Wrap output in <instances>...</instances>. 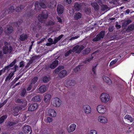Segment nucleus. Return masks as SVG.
<instances>
[{
  "instance_id": "nucleus-45",
  "label": "nucleus",
  "mask_w": 134,
  "mask_h": 134,
  "mask_svg": "<svg viewBox=\"0 0 134 134\" xmlns=\"http://www.w3.org/2000/svg\"><path fill=\"white\" fill-rule=\"evenodd\" d=\"M101 8L102 11H103L108 9V7L105 5H101Z\"/></svg>"
},
{
  "instance_id": "nucleus-42",
  "label": "nucleus",
  "mask_w": 134,
  "mask_h": 134,
  "mask_svg": "<svg viewBox=\"0 0 134 134\" xmlns=\"http://www.w3.org/2000/svg\"><path fill=\"white\" fill-rule=\"evenodd\" d=\"M96 66H93L92 68V72L93 73V76L94 77H95L96 76Z\"/></svg>"
},
{
  "instance_id": "nucleus-51",
  "label": "nucleus",
  "mask_w": 134,
  "mask_h": 134,
  "mask_svg": "<svg viewBox=\"0 0 134 134\" xmlns=\"http://www.w3.org/2000/svg\"><path fill=\"white\" fill-rule=\"evenodd\" d=\"M131 22V20L130 19H128L125 21L124 22V24L126 26Z\"/></svg>"
},
{
  "instance_id": "nucleus-29",
  "label": "nucleus",
  "mask_w": 134,
  "mask_h": 134,
  "mask_svg": "<svg viewBox=\"0 0 134 134\" xmlns=\"http://www.w3.org/2000/svg\"><path fill=\"white\" fill-rule=\"evenodd\" d=\"M91 5L94 9L96 10H98L99 9V6L96 2L91 3Z\"/></svg>"
},
{
  "instance_id": "nucleus-52",
  "label": "nucleus",
  "mask_w": 134,
  "mask_h": 134,
  "mask_svg": "<svg viewBox=\"0 0 134 134\" xmlns=\"http://www.w3.org/2000/svg\"><path fill=\"white\" fill-rule=\"evenodd\" d=\"M117 60H118L116 59H115L113 60L110 63L109 65L110 66H112L113 65L115 64L117 62Z\"/></svg>"
},
{
  "instance_id": "nucleus-32",
  "label": "nucleus",
  "mask_w": 134,
  "mask_h": 134,
  "mask_svg": "<svg viewBox=\"0 0 134 134\" xmlns=\"http://www.w3.org/2000/svg\"><path fill=\"white\" fill-rule=\"evenodd\" d=\"M39 89L41 92H44L46 91L47 87L43 85L40 87Z\"/></svg>"
},
{
  "instance_id": "nucleus-54",
  "label": "nucleus",
  "mask_w": 134,
  "mask_h": 134,
  "mask_svg": "<svg viewBox=\"0 0 134 134\" xmlns=\"http://www.w3.org/2000/svg\"><path fill=\"white\" fill-rule=\"evenodd\" d=\"M88 134H97V132L96 130H91L90 131Z\"/></svg>"
},
{
  "instance_id": "nucleus-35",
  "label": "nucleus",
  "mask_w": 134,
  "mask_h": 134,
  "mask_svg": "<svg viewBox=\"0 0 134 134\" xmlns=\"http://www.w3.org/2000/svg\"><path fill=\"white\" fill-rule=\"evenodd\" d=\"M32 100L34 102H38L40 101L41 99L39 96H36L32 99Z\"/></svg>"
},
{
  "instance_id": "nucleus-3",
  "label": "nucleus",
  "mask_w": 134,
  "mask_h": 134,
  "mask_svg": "<svg viewBox=\"0 0 134 134\" xmlns=\"http://www.w3.org/2000/svg\"><path fill=\"white\" fill-rule=\"evenodd\" d=\"M16 59H15L14 61L12 62L9 65L6 66L4 68L0 70V76L1 75L3 72H4L5 70H9L10 69V68H12L15 65L16 62Z\"/></svg>"
},
{
  "instance_id": "nucleus-38",
  "label": "nucleus",
  "mask_w": 134,
  "mask_h": 134,
  "mask_svg": "<svg viewBox=\"0 0 134 134\" xmlns=\"http://www.w3.org/2000/svg\"><path fill=\"white\" fill-rule=\"evenodd\" d=\"M36 87V86L35 85L34 86L30 84L27 88V91H29L32 88H33V90H34L35 89Z\"/></svg>"
},
{
  "instance_id": "nucleus-47",
  "label": "nucleus",
  "mask_w": 134,
  "mask_h": 134,
  "mask_svg": "<svg viewBox=\"0 0 134 134\" xmlns=\"http://www.w3.org/2000/svg\"><path fill=\"white\" fill-rule=\"evenodd\" d=\"M34 15L33 11H32L31 12H29L27 14V16L28 17L31 18Z\"/></svg>"
},
{
  "instance_id": "nucleus-30",
  "label": "nucleus",
  "mask_w": 134,
  "mask_h": 134,
  "mask_svg": "<svg viewBox=\"0 0 134 134\" xmlns=\"http://www.w3.org/2000/svg\"><path fill=\"white\" fill-rule=\"evenodd\" d=\"M24 7L25 6L24 5H21L20 6L17 7L15 9V10L16 12H19L21 11Z\"/></svg>"
},
{
  "instance_id": "nucleus-4",
  "label": "nucleus",
  "mask_w": 134,
  "mask_h": 134,
  "mask_svg": "<svg viewBox=\"0 0 134 134\" xmlns=\"http://www.w3.org/2000/svg\"><path fill=\"white\" fill-rule=\"evenodd\" d=\"M18 66L17 65H14V67L12 68H10V69L13 70V71L12 72H11L6 77L5 80V81H7L8 80L9 81L10 80L14 75V73L18 69Z\"/></svg>"
},
{
  "instance_id": "nucleus-27",
  "label": "nucleus",
  "mask_w": 134,
  "mask_h": 134,
  "mask_svg": "<svg viewBox=\"0 0 134 134\" xmlns=\"http://www.w3.org/2000/svg\"><path fill=\"white\" fill-rule=\"evenodd\" d=\"M40 4L38 2H36L35 4V9L36 11H38L40 10L41 9Z\"/></svg>"
},
{
  "instance_id": "nucleus-17",
  "label": "nucleus",
  "mask_w": 134,
  "mask_h": 134,
  "mask_svg": "<svg viewBox=\"0 0 134 134\" xmlns=\"http://www.w3.org/2000/svg\"><path fill=\"white\" fill-rule=\"evenodd\" d=\"M76 127V125L74 124H72L67 128V130L68 132L70 133L74 131L75 130Z\"/></svg>"
},
{
  "instance_id": "nucleus-44",
  "label": "nucleus",
  "mask_w": 134,
  "mask_h": 134,
  "mask_svg": "<svg viewBox=\"0 0 134 134\" xmlns=\"http://www.w3.org/2000/svg\"><path fill=\"white\" fill-rule=\"evenodd\" d=\"M124 118L125 119H127L129 120L131 122H132L133 120L132 117L129 115H126Z\"/></svg>"
},
{
  "instance_id": "nucleus-24",
  "label": "nucleus",
  "mask_w": 134,
  "mask_h": 134,
  "mask_svg": "<svg viewBox=\"0 0 134 134\" xmlns=\"http://www.w3.org/2000/svg\"><path fill=\"white\" fill-rule=\"evenodd\" d=\"M76 83L75 80H69L66 81V84L68 86H72L75 85Z\"/></svg>"
},
{
  "instance_id": "nucleus-50",
  "label": "nucleus",
  "mask_w": 134,
  "mask_h": 134,
  "mask_svg": "<svg viewBox=\"0 0 134 134\" xmlns=\"http://www.w3.org/2000/svg\"><path fill=\"white\" fill-rule=\"evenodd\" d=\"M26 93V90L25 89H24L20 94L21 96L22 97L24 96L25 95Z\"/></svg>"
},
{
  "instance_id": "nucleus-22",
  "label": "nucleus",
  "mask_w": 134,
  "mask_h": 134,
  "mask_svg": "<svg viewBox=\"0 0 134 134\" xmlns=\"http://www.w3.org/2000/svg\"><path fill=\"white\" fill-rule=\"evenodd\" d=\"M58 61L57 60H55L54 61L52 64L50 65V68L52 69H54L58 65Z\"/></svg>"
},
{
  "instance_id": "nucleus-16",
  "label": "nucleus",
  "mask_w": 134,
  "mask_h": 134,
  "mask_svg": "<svg viewBox=\"0 0 134 134\" xmlns=\"http://www.w3.org/2000/svg\"><path fill=\"white\" fill-rule=\"evenodd\" d=\"M68 72L66 70L61 71L59 74V76L60 78H63L67 75Z\"/></svg>"
},
{
  "instance_id": "nucleus-46",
  "label": "nucleus",
  "mask_w": 134,
  "mask_h": 134,
  "mask_svg": "<svg viewBox=\"0 0 134 134\" xmlns=\"http://www.w3.org/2000/svg\"><path fill=\"white\" fill-rule=\"evenodd\" d=\"M50 6L51 7H55L56 5V3L55 1L51 2L50 3Z\"/></svg>"
},
{
  "instance_id": "nucleus-20",
  "label": "nucleus",
  "mask_w": 134,
  "mask_h": 134,
  "mask_svg": "<svg viewBox=\"0 0 134 134\" xmlns=\"http://www.w3.org/2000/svg\"><path fill=\"white\" fill-rule=\"evenodd\" d=\"M13 31V27L10 26H8L7 29L5 31V33L8 34L11 33Z\"/></svg>"
},
{
  "instance_id": "nucleus-15",
  "label": "nucleus",
  "mask_w": 134,
  "mask_h": 134,
  "mask_svg": "<svg viewBox=\"0 0 134 134\" xmlns=\"http://www.w3.org/2000/svg\"><path fill=\"white\" fill-rule=\"evenodd\" d=\"M22 109V107L20 106H17L15 107L13 109V111L14 115H17L18 114L20 111Z\"/></svg>"
},
{
  "instance_id": "nucleus-64",
  "label": "nucleus",
  "mask_w": 134,
  "mask_h": 134,
  "mask_svg": "<svg viewBox=\"0 0 134 134\" xmlns=\"http://www.w3.org/2000/svg\"><path fill=\"white\" fill-rule=\"evenodd\" d=\"M97 2L100 5L102 4V2L100 0H96V2Z\"/></svg>"
},
{
  "instance_id": "nucleus-12",
  "label": "nucleus",
  "mask_w": 134,
  "mask_h": 134,
  "mask_svg": "<svg viewBox=\"0 0 134 134\" xmlns=\"http://www.w3.org/2000/svg\"><path fill=\"white\" fill-rule=\"evenodd\" d=\"M63 35H60L57 37H55L54 38L53 43H47L46 45L47 46H50L53 44H55L63 36Z\"/></svg>"
},
{
  "instance_id": "nucleus-10",
  "label": "nucleus",
  "mask_w": 134,
  "mask_h": 134,
  "mask_svg": "<svg viewBox=\"0 0 134 134\" xmlns=\"http://www.w3.org/2000/svg\"><path fill=\"white\" fill-rule=\"evenodd\" d=\"M97 110L98 112L100 113H104L106 111L105 107L103 105H99L97 107Z\"/></svg>"
},
{
  "instance_id": "nucleus-21",
  "label": "nucleus",
  "mask_w": 134,
  "mask_h": 134,
  "mask_svg": "<svg viewBox=\"0 0 134 134\" xmlns=\"http://www.w3.org/2000/svg\"><path fill=\"white\" fill-rule=\"evenodd\" d=\"M98 120L99 121L102 123H106L107 120L106 118L104 116H99L98 117Z\"/></svg>"
},
{
  "instance_id": "nucleus-25",
  "label": "nucleus",
  "mask_w": 134,
  "mask_h": 134,
  "mask_svg": "<svg viewBox=\"0 0 134 134\" xmlns=\"http://www.w3.org/2000/svg\"><path fill=\"white\" fill-rule=\"evenodd\" d=\"M103 80L105 82L108 83L109 84H111L112 83L111 80L108 77L106 76H103Z\"/></svg>"
},
{
  "instance_id": "nucleus-1",
  "label": "nucleus",
  "mask_w": 134,
  "mask_h": 134,
  "mask_svg": "<svg viewBox=\"0 0 134 134\" xmlns=\"http://www.w3.org/2000/svg\"><path fill=\"white\" fill-rule=\"evenodd\" d=\"M48 16V13L47 12L44 10L41 14L38 15V19L40 22L42 23H44Z\"/></svg>"
},
{
  "instance_id": "nucleus-48",
  "label": "nucleus",
  "mask_w": 134,
  "mask_h": 134,
  "mask_svg": "<svg viewBox=\"0 0 134 134\" xmlns=\"http://www.w3.org/2000/svg\"><path fill=\"white\" fill-rule=\"evenodd\" d=\"M47 122L48 123H50L53 121V119L50 117H47L46 119Z\"/></svg>"
},
{
  "instance_id": "nucleus-31",
  "label": "nucleus",
  "mask_w": 134,
  "mask_h": 134,
  "mask_svg": "<svg viewBox=\"0 0 134 134\" xmlns=\"http://www.w3.org/2000/svg\"><path fill=\"white\" fill-rule=\"evenodd\" d=\"M91 49L89 48H87L85 49L82 52V54L84 55H87L90 53Z\"/></svg>"
},
{
  "instance_id": "nucleus-53",
  "label": "nucleus",
  "mask_w": 134,
  "mask_h": 134,
  "mask_svg": "<svg viewBox=\"0 0 134 134\" xmlns=\"http://www.w3.org/2000/svg\"><path fill=\"white\" fill-rule=\"evenodd\" d=\"M49 78L47 76L44 77L43 79V81L44 82H47L49 81Z\"/></svg>"
},
{
  "instance_id": "nucleus-43",
  "label": "nucleus",
  "mask_w": 134,
  "mask_h": 134,
  "mask_svg": "<svg viewBox=\"0 0 134 134\" xmlns=\"http://www.w3.org/2000/svg\"><path fill=\"white\" fill-rule=\"evenodd\" d=\"M18 123L17 121H12L9 122L8 125L10 126H13Z\"/></svg>"
},
{
  "instance_id": "nucleus-37",
  "label": "nucleus",
  "mask_w": 134,
  "mask_h": 134,
  "mask_svg": "<svg viewBox=\"0 0 134 134\" xmlns=\"http://www.w3.org/2000/svg\"><path fill=\"white\" fill-rule=\"evenodd\" d=\"M64 67L63 66H59L54 70V72L55 73H57L60 70L62 69H64Z\"/></svg>"
},
{
  "instance_id": "nucleus-62",
  "label": "nucleus",
  "mask_w": 134,
  "mask_h": 134,
  "mask_svg": "<svg viewBox=\"0 0 134 134\" xmlns=\"http://www.w3.org/2000/svg\"><path fill=\"white\" fill-rule=\"evenodd\" d=\"M7 9H4L2 11V13L3 14V15H6L5 13L7 12Z\"/></svg>"
},
{
  "instance_id": "nucleus-8",
  "label": "nucleus",
  "mask_w": 134,
  "mask_h": 134,
  "mask_svg": "<svg viewBox=\"0 0 134 134\" xmlns=\"http://www.w3.org/2000/svg\"><path fill=\"white\" fill-rule=\"evenodd\" d=\"M84 48V46L83 45L79 46L76 45L72 49L73 52V53L75 52L77 54H79L80 53L81 51Z\"/></svg>"
},
{
  "instance_id": "nucleus-59",
  "label": "nucleus",
  "mask_w": 134,
  "mask_h": 134,
  "mask_svg": "<svg viewBox=\"0 0 134 134\" xmlns=\"http://www.w3.org/2000/svg\"><path fill=\"white\" fill-rule=\"evenodd\" d=\"M91 12V9H90L88 8L86 9L85 12L87 14H89Z\"/></svg>"
},
{
  "instance_id": "nucleus-28",
  "label": "nucleus",
  "mask_w": 134,
  "mask_h": 134,
  "mask_svg": "<svg viewBox=\"0 0 134 134\" xmlns=\"http://www.w3.org/2000/svg\"><path fill=\"white\" fill-rule=\"evenodd\" d=\"M81 14L79 12L76 13L74 15V19L75 20H77L81 18Z\"/></svg>"
},
{
  "instance_id": "nucleus-41",
  "label": "nucleus",
  "mask_w": 134,
  "mask_h": 134,
  "mask_svg": "<svg viewBox=\"0 0 134 134\" xmlns=\"http://www.w3.org/2000/svg\"><path fill=\"white\" fill-rule=\"evenodd\" d=\"M134 29V25H131L129 26L127 29V31L129 32Z\"/></svg>"
},
{
  "instance_id": "nucleus-26",
  "label": "nucleus",
  "mask_w": 134,
  "mask_h": 134,
  "mask_svg": "<svg viewBox=\"0 0 134 134\" xmlns=\"http://www.w3.org/2000/svg\"><path fill=\"white\" fill-rule=\"evenodd\" d=\"M27 37L28 36L26 34H23L20 36L19 39L21 41H23L26 39Z\"/></svg>"
},
{
  "instance_id": "nucleus-40",
  "label": "nucleus",
  "mask_w": 134,
  "mask_h": 134,
  "mask_svg": "<svg viewBox=\"0 0 134 134\" xmlns=\"http://www.w3.org/2000/svg\"><path fill=\"white\" fill-rule=\"evenodd\" d=\"M15 9L13 6H11L8 9H7V11L8 13H9L13 12Z\"/></svg>"
},
{
  "instance_id": "nucleus-58",
  "label": "nucleus",
  "mask_w": 134,
  "mask_h": 134,
  "mask_svg": "<svg viewBox=\"0 0 134 134\" xmlns=\"http://www.w3.org/2000/svg\"><path fill=\"white\" fill-rule=\"evenodd\" d=\"M20 65L19 66L20 67H23L24 66V62L23 61H21L20 63Z\"/></svg>"
},
{
  "instance_id": "nucleus-34",
  "label": "nucleus",
  "mask_w": 134,
  "mask_h": 134,
  "mask_svg": "<svg viewBox=\"0 0 134 134\" xmlns=\"http://www.w3.org/2000/svg\"><path fill=\"white\" fill-rule=\"evenodd\" d=\"M7 115H3L0 118V124H2L4 122V120L7 118Z\"/></svg>"
},
{
  "instance_id": "nucleus-55",
  "label": "nucleus",
  "mask_w": 134,
  "mask_h": 134,
  "mask_svg": "<svg viewBox=\"0 0 134 134\" xmlns=\"http://www.w3.org/2000/svg\"><path fill=\"white\" fill-rule=\"evenodd\" d=\"M114 29V27L113 26H110L109 29L108 30L110 32H111L113 31V30Z\"/></svg>"
},
{
  "instance_id": "nucleus-61",
  "label": "nucleus",
  "mask_w": 134,
  "mask_h": 134,
  "mask_svg": "<svg viewBox=\"0 0 134 134\" xmlns=\"http://www.w3.org/2000/svg\"><path fill=\"white\" fill-rule=\"evenodd\" d=\"M79 37V36H76L74 37H72L71 39L70 40H74L75 39H76L77 38H78V37Z\"/></svg>"
},
{
  "instance_id": "nucleus-11",
  "label": "nucleus",
  "mask_w": 134,
  "mask_h": 134,
  "mask_svg": "<svg viewBox=\"0 0 134 134\" xmlns=\"http://www.w3.org/2000/svg\"><path fill=\"white\" fill-rule=\"evenodd\" d=\"M82 109L84 112L87 114L90 113L91 111L90 107L87 105H83L82 108Z\"/></svg>"
},
{
  "instance_id": "nucleus-63",
  "label": "nucleus",
  "mask_w": 134,
  "mask_h": 134,
  "mask_svg": "<svg viewBox=\"0 0 134 134\" xmlns=\"http://www.w3.org/2000/svg\"><path fill=\"white\" fill-rule=\"evenodd\" d=\"M64 131L63 130L60 131L58 133V134H64Z\"/></svg>"
},
{
  "instance_id": "nucleus-39",
  "label": "nucleus",
  "mask_w": 134,
  "mask_h": 134,
  "mask_svg": "<svg viewBox=\"0 0 134 134\" xmlns=\"http://www.w3.org/2000/svg\"><path fill=\"white\" fill-rule=\"evenodd\" d=\"M38 80V78L37 77H35L32 79L31 82V84L32 85L34 86L35 85V83Z\"/></svg>"
},
{
  "instance_id": "nucleus-7",
  "label": "nucleus",
  "mask_w": 134,
  "mask_h": 134,
  "mask_svg": "<svg viewBox=\"0 0 134 134\" xmlns=\"http://www.w3.org/2000/svg\"><path fill=\"white\" fill-rule=\"evenodd\" d=\"M105 35V32L103 31H101L99 34L97 35L96 37L93 38L92 41L94 42L98 41L103 38Z\"/></svg>"
},
{
  "instance_id": "nucleus-56",
  "label": "nucleus",
  "mask_w": 134,
  "mask_h": 134,
  "mask_svg": "<svg viewBox=\"0 0 134 134\" xmlns=\"http://www.w3.org/2000/svg\"><path fill=\"white\" fill-rule=\"evenodd\" d=\"M40 4V7L41 8H45L46 7V5L43 3H41Z\"/></svg>"
},
{
  "instance_id": "nucleus-57",
  "label": "nucleus",
  "mask_w": 134,
  "mask_h": 134,
  "mask_svg": "<svg viewBox=\"0 0 134 134\" xmlns=\"http://www.w3.org/2000/svg\"><path fill=\"white\" fill-rule=\"evenodd\" d=\"M80 69V66H77L74 69V71L75 72H76L79 71Z\"/></svg>"
},
{
  "instance_id": "nucleus-5",
  "label": "nucleus",
  "mask_w": 134,
  "mask_h": 134,
  "mask_svg": "<svg viewBox=\"0 0 134 134\" xmlns=\"http://www.w3.org/2000/svg\"><path fill=\"white\" fill-rule=\"evenodd\" d=\"M100 98L102 102L105 103L108 102L110 99V96L108 94L102 93L100 96Z\"/></svg>"
},
{
  "instance_id": "nucleus-18",
  "label": "nucleus",
  "mask_w": 134,
  "mask_h": 134,
  "mask_svg": "<svg viewBox=\"0 0 134 134\" xmlns=\"http://www.w3.org/2000/svg\"><path fill=\"white\" fill-rule=\"evenodd\" d=\"M48 114L50 116L55 117L57 114L56 111L53 109H49L48 110Z\"/></svg>"
},
{
  "instance_id": "nucleus-2",
  "label": "nucleus",
  "mask_w": 134,
  "mask_h": 134,
  "mask_svg": "<svg viewBox=\"0 0 134 134\" xmlns=\"http://www.w3.org/2000/svg\"><path fill=\"white\" fill-rule=\"evenodd\" d=\"M3 53L6 54L8 53H11L12 51V48L9 43L6 42L5 43V46H3Z\"/></svg>"
},
{
  "instance_id": "nucleus-23",
  "label": "nucleus",
  "mask_w": 134,
  "mask_h": 134,
  "mask_svg": "<svg viewBox=\"0 0 134 134\" xmlns=\"http://www.w3.org/2000/svg\"><path fill=\"white\" fill-rule=\"evenodd\" d=\"M51 95L49 94H46L44 98V102H45L49 103L51 98Z\"/></svg>"
},
{
  "instance_id": "nucleus-33",
  "label": "nucleus",
  "mask_w": 134,
  "mask_h": 134,
  "mask_svg": "<svg viewBox=\"0 0 134 134\" xmlns=\"http://www.w3.org/2000/svg\"><path fill=\"white\" fill-rule=\"evenodd\" d=\"M74 7L76 10H79L81 9V6L80 3H75Z\"/></svg>"
},
{
  "instance_id": "nucleus-60",
  "label": "nucleus",
  "mask_w": 134,
  "mask_h": 134,
  "mask_svg": "<svg viewBox=\"0 0 134 134\" xmlns=\"http://www.w3.org/2000/svg\"><path fill=\"white\" fill-rule=\"evenodd\" d=\"M38 56L35 55L32 58H31L33 60H34L35 59H37L38 58Z\"/></svg>"
},
{
  "instance_id": "nucleus-19",
  "label": "nucleus",
  "mask_w": 134,
  "mask_h": 134,
  "mask_svg": "<svg viewBox=\"0 0 134 134\" xmlns=\"http://www.w3.org/2000/svg\"><path fill=\"white\" fill-rule=\"evenodd\" d=\"M64 8L61 5H58L57 7V10L58 13L59 14H62L63 12Z\"/></svg>"
},
{
  "instance_id": "nucleus-49",
  "label": "nucleus",
  "mask_w": 134,
  "mask_h": 134,
  "mask_svg": "<svg viewBox=\"0 0 134 134\" xmlns=\"http://www.w3.org/2000/svg\"><path fill=\"white\" fill-rule=\"evenodd\" d=\"M95 53V52H94L91 55V57L87 58L86 59L88 61V62H89L91 60H92L93 59V57L92 56V55L93 54H94Z\"/></svg>"
},
{
  "instance_id": "nucleus-13",
  "label": "nucleus",
  "mask_w": 134,
  "mask_h": 134,
  "mask_svg": "<svg viewBox=\"0 0 134 134\" xmlns=\"http://www.w3.org/2000/svg\"><path fill=\"white\" fill-rule=\"evenodd\" d=\"M28 110L29 111H33L35 110L37 108L38 105L36 103L29 104Z\"/></svg>"
},
{
  "instance_id": "nucleus-36",
  "label": "nucleus",
  "mask_w": 134,
  "mask_h": 134,
  "mask_svg": "<svg viewBox=\"0 0 134 134\" xmlns=\"http://www.w3.org/2000/svg\"><path fill=\"white\" fill-rule=\"evenodd\" d=\"M72 53H73V52L72 49H70L69 50L65 52L64 53V55L66 57H67Z\"/></svg>"
},
{
  "instance_id": "nucleus-9",
  "label": "nucleus",
  "mask_w": 134,
  "mask_h": 134,
  "mask_svg": "<svg viewBox=\"0 0 134 134\" xmlns=\"http://www.w3.org/2000/svg\"><path fill=\"white\" fill-rule=\"evenodd\" d=\"M15 102L16 103H19L21 104L22 107L23 108L26 107L27 104V101L25 99H16Z\"/></svg>"
},
{
  "instance_id": "nucleus-14",
  "label": "nucleus",
  "mask_w": 134,
  "mask_h": 134,
  "mask_svg": "<svg viewBox=\"0 0 134 134\" xmlns=\"http://www.w3.org/2000/svg\"><path fill=\"white\" fill-rule=\"evenodd\" d=\"M23 130L25 134H31L32 132L31 127L28 125L25 126Z\"/></svg>"
},
{
  "instance_id": "nucleus-6",
  "label": "nucleus",
  "mask_w": 134,
  "mask_h": 134,
  "mask_svg": "<svg viewBox=\"0 0 134 134\" xmlns=\"http://www.w3.org/2000/svg\"><path fill=\"white\" fill-rule=\"evenodd\" d=\"M51 103L53 106L58 107L61 105V101L58 98H55L52 99Z\"/></svg>"
}]
</instances>
